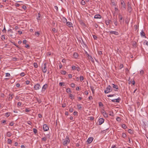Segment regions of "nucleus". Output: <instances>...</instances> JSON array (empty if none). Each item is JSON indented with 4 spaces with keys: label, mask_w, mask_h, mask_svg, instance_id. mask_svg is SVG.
<instances>
[{
    "label": "nucleus",
    "mask_w": 148,
    "mask_h": 148,
    "mask_svg": "<svg viewBox=\"0 0 148 148\" xmlns=\"http://www.w3.org/2000/svg\"><path fill=\"white\" fill-rule=\"evenodd\" d=\"M70 142V140L69 137L68 136H66L65 139L64 140V141L62 143V144L63 145L66 146Z\"/></svg>",
    "instance_id": "obj_1"
},
{
    "label": "nucleus",
    "mask_w": 148,
    "mask_h": 148,
    "mask_svg": "<svg viewBox=\"0 0 148 148\" xmlns=\"http://www.w3.org/2000/svg\"><path fill=\"white\" fill-rule=\"evenodd\" d=\"M47 64L45 63L42 67V71L43 73H45L47 71Z\"/></svg>",
    "instance_id": "obj_2"
},
{
    "label": "nucleus",
    "mask_w": 148,
    "mask_h": 148,
    "mask_svg": "<svg viewBox=\"0 0 148 148\" xmlns=\"http://www.w3.org/2000/svg\"><path fill=\"white\" fill-rule=\"evenodd\" d=\"M112 89L111 88V86L110 85H109L108 86L106 90L104 91V92L105 93H108L112 91Z\"/></svg>",
    "instance_id": "obj_3"
},
{
    "label": "nucleus",
    "mask_w": 148,
    "mask_h": 148,
    "mask_svg": "<svg viewBox=\"0 0 148 148\" xmlns=\"http://www.w3.org/2000/svg\"><path fill=\"white\" fill-rule=\"evenodd\" d=\"M41 88V86L39 84H35L34 87V89L36 90H39Z\"/></svg>",
    "instance_id": "obj_4"
},
{
    "label": "nucleus",
    "mask_w": 148,
    "mask_h": 148,
    "mask_svg": "<svg viewBox=\"0 0 148 148\" xmlns=\"http://www.w3.org/2000/svg\"><path fill=\"white\" fill-rule=\"evenodd\" d=\"M121 4L122 5L121 7V9L123 10H124L126 9V5L124 2L123 1L121 2Z\"/></svg>",
    "instance_id": "obj_5"
},
{
    "label": "nucleus",
    "mask_w": 148,
    "mask_h": 148,
    "mask_svg": "<svg viewBox=\"0 0 148 148\" xmlns=\"http://www.w3.org/2000/svg\"><path fill=\"white\" fill-rule=\"evenodd\" d=\"M43 129L44 131H47L49 130V128L46 124H45L43 125Z\"/></svg>",
    "instance_id": "obj_6"
},
{
    "label": "nucleus",
    "mask_w": 148,
    "mask_h": 148,
    "mask_svg": "<svg viewBox=\"0 0 148 148\" xmlns=\"http://www.w3.org/2000/svg\"><path fill=\"white\" fill-rule=\"evenodd\" d=\"M104 119L103 118H100L99 120V125H101L103 123Z\"/></svg>",
    "instance_id": "obj_7"
},
{
    "label": "nucleus",
    "mask_w": 148,
    "mask_h": 148,
    "mask_svg": "<svg viewBox=\"0 0 148 148\" xmlns=\"http://www.w3.org/2000/svg\"><path fill=\"white\" fill-rule=\"evenodd\" d=\"M66 25L69 27H73V24L70 22H66Z\"/></svg>",
    "instance_id": "obj_8"
},
{
    "label": "nucleus",
    "mask_w": 148,
    "mask_h": 148,
    "mask_svg": "<svg viewBox=\"0 0 148 148\" xmlns=\"http://www.w3.org/2000/svg\"><path fill=\"white\" fill-rule=\"evenodd\" d=\"M109 32L111 34H114L116 35H118L119 34L118 32L115 31H111Z\"/></svg>",
    "instance_id": "obj_9"
},
{
    "label": "nucleus",
    "mask_w": 148,
    "mask_h": 148,
    "mask_svg": "<svg viewBox=\"0 0 148 148\" xmlns=\"http://www.w3.org/2000/svg\"><path fill=\"white\" fill-rule=\"evenodd\" d=\"M93 138L91 137L89 138L87 140V142L89 143H91L92 141L93 140Z\"/></svg>",
    "instance_id": "obj_10"
},
{
    "label": "nucleus",
    "mask_w": 148,
    "mask_h": 148,
    "mask_svg": "<svg viewBox=\"0 0 148 148\" xmlns=\"http://www.w3.org/2000/svg\"><path fill=\"white\" fill-rule=\"evenodd\" d=\"M120 100V98L119 97L117 99L112 100V101L113 102H119Z\"/></svg>",
    "instance_id": "obj_11"
},
{
    "label": "nucleus",
    "mask_w": 148,
    "mask_h": 148,
    "mask_svg": "<svg viewBox=\"0 0 148 148\" xmlns=\"http://www.w3.org/2000/svg\"><path fill=\"white\" fill-rule=\"evenodd\" d=\"M140 35L141 37L146 38L145 36V34L143 30L141 31L140 33Z\"/></svg>",
    "instance_id": "obj_12"
},
{
    "label": "nucleus",
    "mask_w": 148,
    "mask_h": 148,
    "mask_svg": "<svg viewBox=\"0 0 148 148\" xmlns=\"http://www.w3.org/2000/svg\"><path fill=\"white\" fill-rule=\"evenodd\" d=\"M94 18H101V16L99 14H97L95 15L94 16Z\"/></svg>",
    "instance_id": "obj_13"
},
{
    "label": "nucleus",
    "mask_w": 148,
    "mask_h": 148,
    "mask_svg": "<svg viewBox=\"0 0 148 148\" xmlns=\"http://www.w3.org/2000/svg\"><path fill=\"white\" fill-rule=\"evenodd\" d=\"M47 84H45L44 85L42 88V90L43 91H45L46 89L47 88Z\"/></svg>",
    "instance_id": "obj_14"
},
{
    "label": "nucleus",
    "mask_w": 148,
    "mask_h": 148,
    "mask_svg": "<svg viewBox=\"0 0 148 148\" xmlns=\"http://www.w3.org/2000/svg\"><path fill=\"white\" fill-rule=\"evenodd\" d=\"M102 114L104 117H108V114L105 111H103L102 112Z\"/></svg>",
    "instance_id": "obj_15"
},
{
    "label": "nucleus",
    "mask_w": 148,
    "mask_h": 148,
    "mask_svg": "<svg viewBox=\"0 0 148 148\" xmlns=\"http://www.w3.org/2000/svg\"><path fill=\"white\" fill-rule=\"evenodd\" d=\"M12 134L10 132H8L6 134V136L8 137H10L12 135Z\"/></svg>",
    "instance_id": "obj_16"
},
{
    "label": "nucleus",
    "mask_w": 148,
    "mask_h": 148,
    "mask_svg": "<svg viewBox=\"0 0 148 148\" xmlns=\"http://www.w3.org/2000/svg\"><path fill=\"white\" fill-rule=\"evenodd\" d=\"M73 56L74 58H77L78 57V54L76 52H75L73 53Z\"/></svg>",
    "instance_id": "obj_17"
},
{
    "label": "nucleus",
    "mask_w": 148,
    "mask_h": 148,
    "mask_svg": "<svg viewBox=\"0 0 148 148\" xmlns=\"http://www.w3.org/2000/svg\"><path fill=\"white\" fill-rule=\"evenodd\" d=\"M114 23L116 26H117L118 25V23L117 19H114L113 21Z\"/></svg>",
    "instance_id": "obj_18"
},
{
    "label": "nucleus",
    "mask_w": 148,
    "mask_h": 148,
    "mask_svg": "<svg viewBox=\"0 0 148 148\" xmlns=\"http://www.w3.org/2000/svg\"><path fill=\"white\" fill-rule=\"evenodd\" d=\"M112 84V87L114 88L115 89H118V87L116 85H115L113 84Z\"/></svg>",
    "instance_id": "obj_19"
},
{
    "label": "nucleus",
    "mask_w": 148,
    "mask_h": 148,
    "mask_svg": "<svg viewBox=\"0 0 148 148\" xmlns=\"http://www.w3.org/2000/svg\"><path fill=\"white\" fill-rule=\"evenodd\" d=\"M62 21L64 23L66 22L67 19L64 17H63L62 18Z\"/></svg>",
    "instance_id": "obj_20"
},
{
    "label": "nucleus",
    "mask_w": 148,
    "mask_h": 148,
    "mask_svg": "<svg viewBox=\"0 0 148 148\" xmlns=\"http://www.w3.org/2000/svg\"><path fill=\"white\" fill-rule=\"evenodd\" d=\"M66 92L69 93H71V91L70 89L69 88H68L66 89Z\"/></svg>",
    "instance_id": "obj_21"
},
{
    "label": "nucleus",
    "mask_w": 148,
    "mask_h": 148,
    "mask_svg": "<svg viewBox=\"0 0 148 148\" xmlns=\"http://www.w3.org/2000/svg\"><path fill=\"white\" fill-rule=\"evenodd\" d=\"M69 97L71 99H74L73 95L71 94L69 95Z\"/></svg>",
    "instance_id": "obj_22"
},
{
    "label": "nucleus",
    "mask_w": 148,
    "mask_h": 148,
    "mask_svg": "<svg viewBox=\"0 0 148 148\" xmlns=\"http://www.w3.org/2000/svg\"><path fill=\"white\" fill-rule=\"evenodd\" d=\"M119 21H120V20H121L122 19L123 17L122 15L119 14Z\"/></svg>",
    "instance_id": "obj_23"
},
{
    "label": "nucleus",
    "mask_w": 148,
    "mask_h": 148,
    "mask_svg": "<svg viewBox=\"0 0 148 148\" xmlns=\"http://www.w3.org/2000/svg\"><path fill=\"white\" fill-rule=\"evenodd\" d=\"M121 127L123 129H125L127 128L126 126L124 124H121Z\"/></svg>",
    "instance_id": "obj_24"
},
{
    "label": "nucleus",
    "mask_w": 148,
    "mask_h": 148,
    "mask_svg": "<svg viewBox=\"0 0 148 148\" xmlns=\"http://www.w3.org/2000/svg\"><path fill=\"white\" fill-rule=\"evenodd\" d=\"M8 143L9 144H11L12 143V141L10 139H8L7 140Z\"/></svg>",
    "instance_id": "obj_25"
},
{
    "label": "nucleus",
    "mask_w": 148,
    "mask_h": 148,
    "mask_svg": "<svg viewBox=\"0 0 148 148\" xmlns=\"http://www.w3.org/2000/svg\"><path fill=\"white\" fill-rule=\"evenodd\" d=\"M79 79L81 82H82L84 79V77L82 76H81L79 77Z\"/></svg>",
    "instance_id": "obj_26"
},
{
    "label": "nucleus",
    "mask_w": 148,
    "mask_h": 148,
    "mask_svg": "<svg viewBox=\"0 0 148 148\" xmlns=\"http://www.w3.org/2000/svg\"><path fill=\"white\" fill-rule=\"evenodd\" d=\"M33 132L35 134H36L37 133V130L35 128L33 129Z\"/></svg>",
    "instance_id": "obj_27"
},
{
    "label": "nucleus",
    "mask_w": 148,
    "mask_h": 148,
    "mask_svg": "<svg viewBox=\"0 0 148 148\" xmlns=\"http://www.w3.org/2000/svg\"><path fill=\"white\" fill-rule=\"evenodd\" d=\"M116 119L117 121L119 122L121 120L120 118L119 117H117Z\"/></svg>",
    "instance_id": "obj_28"
},
{
    "label": "nucleus",
    "mask_w": 148,
    "mask_h": 148,
    "mask_svg": "<svg viewBox=\"0 0 148 148\" xmlns=\"http://www.w3.org/2000/svg\"><path fill=\"white\" fill-rule=\"evenodd\" d=\"M42 140L45 141L47 140V138L46 137H44L41 138Z\"/></svg>",
    "instance_id": "obj_29"
},
{
    "label": "nucleus",
    "mask_w": 148,
    "mask_h": 148,
    "mask_svg": "<svg viewBox=\"0 0 148 148\" xmlns=\"http://www.w3.org/2000/svg\"><path fill=\"white\" fill-rule=\"evenodd\" d=\"M13 95V94H9V96H10V97H9V99H10L11 100L12 99L13 97L12 96Z\"/></svg>",
    "instance_id": "obj_30"
},
{
    "label": "nucleus",
    "mask_w": 148,
    "mask_h": 148,
    "mask_svg": "<svg viewBox=\"0 0 148 148\" xmlns=\"http://www.w3.org/2000/svg\"><path fill=\"white\" fill-rule=\"evenodd\" d=\"M61 73L62 74L65 75L66 73V72L65 71H61Z\"/></svg>",
    "instance_id": "obj_31"
},
{
    "label": "nucleus",
    "mask_w": 148,
    "mask_h": 148,
    "mask_svg": "<svg viewBox=\"0 0 148 148\" xmlns=\"http://www.w3.org/2000/svg\"><path fill=\"white\" fill-rule=\"evenodd\" d=\"M81 4L83 5H84L85 4V1H84L83 0H82L81 1Z\"/></svg>",
    "instance_id": "obj_32"
},
{
    "label": "nucleus",
    "mask_w": 148,
    "mask_h": 148,
    "mask_svg": "<svg viewBox=\"0 0 148 148\" xmlns=\"http://www.w3.org/2000/svg\"><path fill=\"white\" fill-rule=\"evenodd\" d=\"M77 106L78 109H80L82 108L81 105L80 104H77Z\"/></svg>",
    "instance_id": "obj_33"
},
{
    "label": "nucleus",
    "mask_w": 148,
    "mask_h": 148,
    "mask_svg": "<svg viewBox=\"0 0 148 148\" xmlns=\"http://www.w3.org/2000/svg\"><path fill=\"white\" fill-rule=\"evenodd\" d=\"M10 115V113L7 112L5 114V116H6L7 117H8V116H9Z\"/></svg>",
    "instance_id": "obj_34"
},
{
    "label": "nucleus",
    "mask_w": 148,
    "mask_h": 148,
    "mask_svg": "<svg viewBox=\"0 0 148 148\" xmlns=\"http://www.w3.org/2000/svg\"><path fill=\"white\" fill-rule=\"evenodd\" d=\"M34 66L36 68H37L38 67V65H37V63H34Z\"/></svg>",
    "instance_id": "obj_35"
},
{
    "label": "nucleus",
    "mask_w": 148,
    "mask_h": 148,
    "mask_svg": "<svg viewBox=\"0 0 148 148\" xmlns=\"http://www.w3.org/2000/svg\"><path fill=\"white\" fill-rule=\"evenodd\" d=\"M90 88H91V90H92V93H94V90H95L94 89V87L92 86H91Z\"/></svg>",
    "instance_id": "obj_36"
},
{
    "label": "nucleus",
    "mask_w": 148,
    "mask_h": 148,
    "mask_svg": "<svg viewBox=\"0 0 148 148\" xmlns=\"http://www.w3.org/2000/svg\"><path fill=\"white\" fill-rule=\"evenodd\" d=\"M128 132L130 134L133 133V131L131 129H129L128 130Z\"/></svg>",
    "instance_id": "obj_37"
},
{
    "label": "nucleus",
    "mask_w": 148,
    "mask_h": 148,
    "mask_svg": "<svg viewBox=\"0 0 148 148\" xmlns=\"http://www.w3.org/2000/svg\"><path fill=\"white\" fill-rule=\"evenodd\" d=\"M2 31L4 33H5L6 32V29H5V25H4L3 29L2 30Z\"/></svg>",
    "instance_id": "obj_38"
},
{
    "label": "nucleus",
    "mask_w": 148,
    "mask_h": 148,
    "mask_svg": "<svg viewBox=\"0 0 148 148\" xmlns=\"http://www.w3.org/2000/svg\"><path fill=\"white\" fill-rule=\"evenodd\" d=\"M122 136L123 138H125L126 137V135L124 133H123Z\"/></svg>",
    "instance_id": "obj_39"
},
{
    "label": "nucleus",
    "mask_w": 148,
    "mask_h": 148,
    "mask_svg": "<svg viewBox=\"0 0 148 148\" xmlns=\"http://www.w3.org/2000/svg\"><path fill=\"white\" fill-rule=\"evenodd\" d=\"M25 83L26 84L28 85L30 83V81L28 80H26L25 81Z\"/></svg>",
    "instance_id": "obj_40"
},
{
    "label": "nucleus",
    "mask_w": 148,
    "mask_h": 148,
    "mask_svg": "<svg viewBox=\"0 0 148 148\" xmlns=\"http://www.w3.org/2000/svg\"><path fill=\"white\" fill-rule=\"evenodd\" d=\"M123 65L122 64H121L120 65L119 67L120 69H121L122 68H123Z\"/></svg>",
    "instance_id": "obj_41"
},
{
    "label": "nucleus",
    "mask_w": 148,
    "mask_h": 148,
    "mask_svg": "<svg viewBox=\"0 0 148 148\" xmlns=\"http://www.w3.org/2000/svg\"><path fill=\"white\" fill-rule=\"evenodd\" d=\"M92 36H93V38L94 39H95V40L97 39V37L96 36H95V35H92Z\"/></svg>",
    "instance_id": "obj_42"
},
{
    "label": "nucleus",
    "mask_w": 148,
    "mask_h": 148,
    "mask_svg": "<svg viewBox=\"0 0 148 148\" xmlns=\"http://www.w3.org/2000/svg\"><path fill=\"white\" fill-rule=\"evenodd\" d=\"M36 34H37L38 35V36H39V35H40V33H39V32H35V35H36Z\"/></svg>",
    "instance_id": "obj_43"
},
{
    "label": "nucleus",
    "mask_w": 148,
    "mask_h": 148,
    "mask_svg": "<svg viewBox=\"0 0 148 148\" xmlns=\"http://www.w3.org/2000/svg\"><path fill=\"white\" fill-rule=\"evenodd\" d=\"M76 68L77 70L78 71H80V68L78 66H77Z\"/></svg>",
    "instance_id": "obj_44"
},
{
    "label": "nucleus",
    "mask_w": 148,
    "mask_h": 148,
    "mask_svg": "<svg viewBox=\"0 0 148 148\" xmlns=\"http://www.w3.org/2000/svg\"><path fill=\"white\" fill-rule=\"evenodd\" d=\"M71 86L72 88H74L75 87V84L73 83H71Z\"/></svg>",
    "instance_id": "obj_45"
},
{
    "label": "nucleus",
    "mask_w": 148,
    "mask_h": 148,
    "mask_svg": "<svg viewBox=\"0 0 148 148\" xmlns=\"http://www.w3.org/2000/svg\"><path fill=\"white\" fill-rule=\"evenodd\" d=\"M63 84V83L60 82L59 83V85L60 86H64V85Z\"/></svg>",
    "instance_id": "obj_46"
},
{
    "label": "nucleus",
    "mask_w": 148,
    "mask_h": 148,
    "mask_svg": "<svg viewBox=\"0 0 148 148\" xmlns=\"http://www.w3.org/2000/svg\"><path fill=\"white\" fill-rule=\"evenodd\" d=\"M144 73V71L143 70H141L140 71V74L142 75H143Z\"/></svg>",
    "instance_id": "obj_47"
},
{
    "label": "nucleus",
    "mask_w": 148,
    "mask_h": 148,
    "mask_svg": "<svg viewBox=\"0 0 148 148\" xmlns=\"http://www.w3.org/2000/svg\"><path fill=\"white\" fill-rule=\"evenodd\" d=\"M73 108H70L69 109V111L70 112H72L73 111Z\"/></svg>",
    "instance_id": "obj_48"
},
{
    "label": "nucleus",
    "mask_w": 148,
    "mask_h": 148,
    "mask_svg": "<svg viewBox=\"0 0 148 148\" xmlns=\"http://www.w3.org/2000/svg\"><path fill=\"white\" fill-rule=\"evenodd\" d=\"M76 67L75 66L73 65L72 66V70H75Z\"/></svg>",
    "instance_id": "obj_49"
},
{
    "label": "nucleus",
    "mask_w": 148,
    "mask_h": 148,
    "mask_svg": "<svg viewBox=\"0 0 148 148\" xmlns=\"http://www.w3.org/2000/svg\"><path fill=\"white\" fill-rule=\"evenodd\" d=\"M25 75V74L24 72H22L20 73V75L21 76H24Z\"/></svg>",
    "instance_id": "obj_50"
},
{
    "label": "nucleus",
    "mask_w": 148,
    "mask_h": 148,
    "mask_svg": "<svg viewBox=\"0 0 148 148\" xmlns=\"http://www.w3.org/2000/svg\"><path fill=\"white\" fill-rule=\"evenodd\" d=\"M128 11H130V12H131L132 10L131 7L129 6H128Z\"/></svg>",
    "instance_id": "obj_51"
},
{
    "label": "nucleus",
    "mask_w": 148,
    "mask_h": 148,
    "mask_svg": "<svg viewBox=\"0 0 148 148\" xmlns=\"http://www.w3.org/2000/svg\"><path fill=\"white\" fill-rule=\"evenodd\" d=\"M112 3L113 5L116 6V5L114 1H112Z\"/></svg>",
    "instance_id": "obj_52"
},
{
    "label": "nucleus",
    "mask_w": 148,
    "mask_h": 148,
    "mask_svg": "<svg viewBox=\"0 0 148 148\" xmlns=\"http://www.w3.org/2000/svg\"><path fill=\"white\" fill-rule=\"evenodd\" d=\"M22 8L24 10H25L27 8L25 5H23L22 6Z\"/></svg>",
    "instance_id": "obj_53"
},
{
    "label": "nucleus",
    "mask_w": 148,
    "mask_h": 148,
    "mask_svg": "<svg viewBox=\"0 0 148 148\" xmlns=\"http://www.w3.org/2000/svg\"><path fill=\"white\" fill-rule=\"evenodd\" d=\"M5 36L4 35L2 36L1 39L2 40H3L5 39Z\"/></svg>",
    "instance_id": "obj_54"
},
{
    "label": "nucleus",
    "mask_w": 148,
    "mask_h": 148,
    "mask_svg": "<svg viewBox=\"0 0 148 148\" xmlns=\"http://www.w3.org/2000/svg\"><path fill=\"white\" fill-rule=\"evenodd\" d=\"M10 76V74L8 73H6V77H9Z\"/></svg>",
    "instance_id": "obj_55"
},
{
    "label": "nucleus",
    "mask_w": 148,
    "mask_h": 148,
    "mask_svg": "<svg viewBox=\"0 0 148 148\" xmlns=\"http://www.w3.org/2000/svg\"><path fill=\"white\" fill-rule=\"evenodd\" d=\"M98 53L99 55H101L102 54V52L101 51H98Z\"/></svg>",
    "instance_id": "obj_56"
},
{
    "label": "nucleus",
    "mask_w": 148,
    "mask_h": 148,
    "mask_svg": "<svg viewBox=\"0 0 148 148\" xmlns=\"http://www.w3.org/2000/svg\"><path fill=\"white\" fill-rule=\"evenodd\" d=\"M21 104H22L20 102H18L17 103V106H19L21 105Z\"/></svg>",
    "instance_id": "obj_57"
},
{
    "label": "nucleus",
    "mask_w": 148,
    "mask_h": 148,
    "mask_svg": "<svg viewBox=\"0 0 148 148\" xmlns=\"http://www.w3.org/2000/svg\"><path fill=\"white\" fill-rule=\"evenodd\" d=\"M37 100L39 103H40L41 102V101L40 99H38V98L37 99Z\"/></svg>",
    "instance_id": "obj_58"
},
{
    "label": "nucleus",
    "mask_w": 148,
    "mask_h": 148,
    "mask_svg": "<svg viewBox=\"0 0 148 148\" xmlns=\"http://www.w3.org/2000/svg\"><path fill=\"white\" fill-rule=\"evenodd\" d=\"M77 112L76 111H74L73 112V114L74 115H77Z\"/></svg>",
    "instance_id": "obj_59"
},
{
    "label": "nucleus",
    "mask_w": 148,
    "mask_h": 148,
    "mask_svg": "<svg viewBox=\"0 0 148 148\" xmlns=\"http://www.w3.org/2000/svg\"><path fill=\"white\" fill-rule=\"evenodd\" d=\"M68 77L69 78H71L72 77V75L71 74H69L68 75Z\"/></svg>",
    "instance_id": "obj_60"
},
{
    "label": "nucleus",
    "mask_w": 148,
    "mask_h": 148,
    "mask_svg": "<svg viewBox=\"0 0 148 148\" xmlns=\"http://www.w3.org/2000/svg\"><path fill=\"white\" fill-rule=\"evenodd\" d=\"M27 41L26 40H24L23 41V43L24 44H25L26 43Z\"/></svg>",
    "instance_id": "obj_61"
},
{
    "label": "nucleus",
    "mask_w": 148,
    "mask_h": 148,
    "mask_svg": "<svg viewBox=\"0 0 148 148\" xmlns=\"http://www.w3.org/2000/svg\"><path fill=\"white\" fill-rule=\"evenodd\" d=\"M52 30L53 31V32H56V30L55 28H53L52 29Z\"/></svg>",
    "instance_id": "obj_62"
},
{
    "label": "nucleus",
    "mask_w": 148,
    "mask_h": 148,
    "mask_svg": "<svg viewBox=\"0 0 148 148\" xmlns=\"http://www.w3.org/2000/svg\"><path fill=\"white\" fill-rule=\"evenodd\" d=\"M111 148H117L116 147L115 145H113L112 146Z\"/></svg>",
    "instance_id": "obj_63"
},
{
    "label": "nucleus",
    "mask_w": 148,
    "mask_h": 148,
    "mask_svg": "<svg viewBox=\"0 0 148 148\" xmlns=\"http://www.w3.org/2000/svg\"><path fill=\"white\" fill-rule=\"evenodd\" d=\"M145 42L146 45L148 46V42L146 40H145Z\"/></svg>",
    "instance_id": "obj_64"
}]
</instances>
